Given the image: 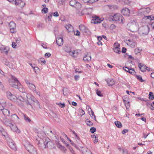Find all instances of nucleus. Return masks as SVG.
I'll return each mask as SVG.
<instances>
[{"mask_svg": "<svg viewBox=\"0 0 154 154\" xmlns=\"http://www.w3.org/2000/svg\"><path fill=\"white\" fill-rule=\"evenodd\" d=\"M26 149L32 154H37V152L36 149L34 146L31 145L29 143H26L24 145Z\"/></svg>", "mask_w": 154, "mask_h": 154, "instance_id": "obj_6", "label": "nucleus"}, {"mask_svg": "<svg viewBox=\"0 0 154 154\" xmlns=\"http://www.w3.org/2000/svg\"><path fill=\"white\" fill-rule=\"evenodd\" d=\"M74 34L76 36H79L80 35V32L78 30H77L75 32H74Z\"/></svg>", "mask_w": 154, "mask_h": 154, "instance_id": "obj_55", "label": "nucleus"}, {"mask_svg": "<svg viewBox=\"0 0 154 154\" xmlns=\"http://www.w3.org/2000/svg\"><path fill=\"white\" fill-rule=\"evenodd\" d=\"M31 101L32 102L31 103V104H32V106H34L36 107H39V104L38 101L34 97L32 96V97H31Z\"/></svg>", "mask_w": 154, "mask_h": 154, "instance_id": "obj_15", "label": "nucleus"}, {"mask_svg": "<svg viewBox=\"0 0 154 154\" xmlns=\"http://www.w3.org/2000/svg\"><path fill=\"white\" fill-rule=\"evenodd\" d=\"M57 147L59 149L62 146V145L59 142L57 143Z\"/></svg>", "mask_w": 154, "mask_h": 154, "instance_id": "obj_63", "label": "nucleus"}, {"mask_svg": "<svg viewBox=\"0 0 154 154\" xmlns=\"http://www.w3.org/2000/svg\"><path fill=\"white\" fill-rule=\"evenodd\" d=\"M125 106L126 109H128V108H129L130 106L129 102H128L126 105H125Z\"/></svg>", "mask_w": 154, "mask_h": 154, "instance_id": "obj_62", "label": "nucleus"}, {"mask_svg": "<svg viewBox=\"0 0 154 154\" xmlns=\"http://www.w3.org/2000/svg\"><path fill=\"white\" fill-rule=\"evenodd\" d=\"M52 14V15H53V16L55 17H58L59 16V14L57 12H54V13H51Z\"/></svg>", "mask_w": 154, "mask_h": 154, "instance_id": "obj_53", "label": "nucleus"}, {"mask_svg": "<svg viewBox=\"0 0 154 154\" xmlns=\"http://www.w3.org/2000/svg\"><path fill=\"white\" fill-rule=\"evenodd\" d=\"M26 97L27 99V100L26 101V104L29 107L32 108L33 106L32 104H31V103L32 102L31 101V97H32V96L30 94H27L26 95Z\"/></svg>", "mask_w": 154, "mask_h": 154, "instance_id": "obj_13", "label": "nucleus"}, {"mask_svg": "<svg viewBox=\"0 0 154 154\" xmlns=\"http://www.w3.org/2000/svg\"><path fill=\"white\" fill-rule=\"evenodd\" d=\"M56 42L57 45L59 46H60L63 44V38H57Z\"/></svg>", "mask_w": 154, "mask_h": 154, "instance_id": "obj_27", "label": "nucleus"}, {"mask_svg": "<svg viewBox=\"0 0 154 154\" xmlns=\"http://www.w3.org/2000/svg\"><path fill=\"white\" fill-rule=\"evenodd\" d=\"M60 149L62 150H63L64 151H65L66 150V149L65 147L63 146H62L60 147Z\"/></svg>", "mask_w": 154, "mask_h": 154, "instance_id": "obj_64", "label": "nucleus"}, {"mask_svg": "<svg viewBox=\"0 0 154 154\" xmlns=\"http://www.w3.org/2000/svg\"><path fill=\"white\" fill-rule=\"evenodd\" d=\"M123 69H127L128 70H126V71L127 72L132 75H134L135 73V71L133 69H130L127 67H124L123 68Z\"/></svg>", "mask_w": 154, "mask_h": 154, "instance_id": "obj_25", "label": "nucleus"}, {"mask_svg": "<svg viewBox=\"0 0 154 154\" xmlns=\"http://www.w3.org/2000/svg\"><path fill=\"white\" fill-rule=\"evenodd\" d=\"M0 51L2 53L5 54L7 55L9 51V50L6 47L4 46L0 48Z\"/></svg>", "mask_w": 154, "mask_h": 154, "instance_id": "obj_24", "label": "nucleus"}, {"mask_svg": "<svg viewBox=\"0 0 154 154\" xmlns=\"http://www.w3.org/2000/svg\"><path fill=\"white\" fill-rule=\"evenodd\" d=\"M63 50L66 52L69 53V55L72 57H75L78 55V53L75 51H74L72 52L71 51V47L68 45H66L63 47Z\"/></svg>", "mask_w": 154, "mask_h": 154, "instance_id": "obj_5", "label": "nucleus"}, {"mask_svg": "<svg viewBox=\"0 0 154 154\" xmlns=\"http://www.w3.org/2000/svg\"><path fill=\"white\" fill-rule=\"evenodd\" d=\"M8 126L10 127L11 128L13 131L16 132L17 133H19L20 132V131L18 129V128L15 125L11 123Z\"/></svg>", "mask_w": 154, "mask_h": 154, "instance_id": "obj_19", "label": "nucleus"}, {"mask_svg": "<svg viewBox=\"0 0 154 154\" xmlns=\"http://www.w3.org/2000/svg\"><path fill=\"white\" fill-rule=\"evenodd\" d=\"M98 1V0H89V4H92L94 2H96Z\"/></svg>", "mask_w": 154, "mask_h": 154, "instance_id": "obj_60", "label": "nucleus"}, {"mask_svg": "<svg viewBox=\"0 0 154 154\" xmlns=\"http://www.w3.org/2000/svg\"><path fill=\"white\" fill-rule=\"evenodd\" d=\"M65 27L69 32L73 30V27L70 24H66L65 25Z\"/></svg>", "mask_w": 154, "mask_h": 154, "instance_id": "obj_28", "label": "nucleus"}, {"mask_svg": "<svg viewBox=\"0 0 154 154\" xmlns=\"http://www.w3.org/2000/svg\"><path fill=\"white\" fill-rule=\"evenodd\" d=\"M29 89L33 91H35L36 88L35 86L32 83L29 84L28 86Z\"/></svg>", "mask_w": 154, "mask_h": 154, "instance_id": "obj_30", "label": "nucleus"}, {"mask_svg": "<svg viewBox=\"0 0 154 154\" xmlns=\"http://www.w3.org/2000/svg\"><path fill=\"white\" fill-rule=\"evenodd\" d=\"M96 93L97 95L99 96L102 97L103 96V95L102 94H101V92L100 91L98 90H97L96 91Z\"/></svg>", "mask_w": 154, "mask_h": 154, "instance_id": "obj_50", "label": "nucleus"}, {"mask_svg": "<svg viewBox=\"0 0 154 154\" xmlns=\"http://www.w3.org/2000/svg\"><path fill=\"white\" fill-rule=\"evenodd\" d=\"M9 83L12 87L17 88L20 92H23V89L20 87V83L15 76L13 75L11 76V79L10 80Z\"/></svg>", "mask_w": 154, "mask_h": 154, "instance_id": "obj_2", "label": "nucleus"}, {"mask_svg": "<svg viewBox=\"0 0 154 154\" xmlns=\"http://www.w3.org/2000/svg\"><path fill=\"white\" fill-rule=\"evenodd\" d=\"M17 102H18V100H20L21 102H23L25 100L24 98L22 97L21 96H19L18 98H17Z\"/></svg>", "mask_w": 154, "mask_h": 154, "instance_id": "obj_42", "label": "nucleus"}, {"mask_svg": "<svg viewBox=\"0 0 154 154\" xmlns=\"http://www.w3.org/2000/svg\"><path fill=\"white\" fill-rule=\"evenodd\" d=\"M91 57L90 56L86 55L83 57V60L86 62H88L91 61Z\"/></svg>", "mask_w": 154, "mask_h": 154, "instance_id": "obj_31", "label": "nucleus"}, {"mask_svg": "<svg viewBox=\"0 0 154 154\" xmlns=\"http://www.w3.org/2000/svg\"><path fill=\"white\" fill-rule=\"evenodd\" d=\"M39 144L40 146H42L45 148L47 147L52 149L54 146V143L48 138H45V141H43V140H40L39 142Z\"/></svg>", "mask_w": 154, "mask_h": 154, "instance_id": "obj_1", "label": "nucleus"}, {"mask_svg": "<svg viewBox=\"0 0 154 154\" xmlns=\"http://www.w3.org/2000/svg\"><path fill=\"white\" fill-rule=\"evenodd\" d=\"M146 19L149 20V21L153 20L154 19V17L152 16H148L145 17Z\"/></svg>", "mask_w": 154, "mask_h": 154, "instance_id": "obj_38", "label": "nucleus"}, {"mask_svg": "<svg viewBox=\"0 0 154 154\" xmlns=\"http://www.w3.org/2000/svg\"><path fill=\"white\" fill-rule=\"evenodd\" d=\"M12 46L13 48H16L17 46L16 43L15 42H13L12 44Z\"/></svg>", "mask_w": 154, "mask_h": 154, "instance_id": "obj_54", "label": "nucleus"}, {"mask_svg": "<svg viewBox=\"0 0 154 154\" xmlns=\"http://www.w3.org/2000/svg\"><path fill=\"white\" fill-rule=\"evenodd\" d=\"M107 82L109 86H112L114 85L115 83L113 79L108 80Z\"/></svg>", "mask_w": 154, "mask_h": 154, "instance_id": "obj_32", "label": "nucleus"}, {"mask_svg": "<svg viewBox=\"0 0 154 154\" xmlns=\"http://www.w3.org/2000/svg\"><path fill=\"white\" fill-rule=\"evenodd\" d=\"M69 5L71 6L79 9L81 8V4L76 0H71L69 2Z\"/></svg>", "mask_w": 154, "mask_h": 154, "instance_id": "obj_7", "label": "nucleus"}, {"mask_svg": "<svg viewBox=\"0 0 154 154\" xmlns=\"http://www.w3.org/2000/svg\"><path fill=\"white\" fill-rule=\"evenodd\" d=\"M92 138H95V140H94V143H96L98 142L97 139V134H94L91 136Z\"/></svg>", "mask_w": 154, "mask_h": 154, "instance_id": "obj_36", "label": "nucleus"}, {"mask_svg": "<svg viewBox=\"0 0 154 154\" xmlns=\"http://www.w3.org/2000/svg\"><path fill=\"white\" fill-rule=\"evenodd\" d=\"M137 79L140 82H142L144 81L142 79V76L140 75H137L136 76Z\"/></svg>", "mask_w": 154, "mask_h": 154, "instance_id": "obj_45", "label": "nucleus"}, {"mask_svg": "<svg viewBox=\"0 0 154 154\" xmlns=\"http://www.w3.org/2000/svg\"><path fill=\"white\" fill-rule=\"evenodd\" d=\"M109 8L112 10H113L117 8V7L116 5H107Z\"/></svg>", "mask_w": 154, "mask_h": 154, "instance_id": "obj_37", "label": "nucleus"}, {"mask_svg": "<svg viewBox=\"0 0 154 154\" xmlns=\"http://www.w3.org/2000/svg\"><path fill=\"white\" fill-rule=\"evenodd\" d=\"M149 31V27L147 26H143L140 28V32L143 34L147 35Z\"/></svg>", "mask_w": 154, "mask_h": 154, "instance_id": "obj_10", "label": "nucleus"}, {"mask_svg": "<svg viewBox=\"0 0 154 154\" xmlns=\"http://www.w3.org/2000/svg\"><path fill=\"white\" fill-rule=\"evenodd\" d=\"M126 51V48L125 47H123L122 49V52L123 53H125Z\"/></svg>", "mask_w": 154, "mask_h": 154, "instance_id": "obj_59", "label": "nucleus"}, {"mask_svg": "<svg viewBox=\"0 0 154 154\" xmlns=\"http://www.w3.org/2000/svg\"><path fill=\"white\" fill-rule=\"evenodd\" d=\"M138 66L139 68L142 72H144L146 70L148 71L150 70V69L148 67H147L146 66L142 64L141 63H139L138 64Z\"/></svg>", "mask_w": 154, "mask_h": 154, "instance_id": "obj_14", "label": "nucleus"}, {"mask_svg": "<svg viewBox=\"0 0 154 154\" xmlns=\"http://www.w3.org/2000/svg\"><path fill=\"white\" fill-rule=\"evenodd\" d=\"M114 52L118 54H120L121 53L120 48L119 49H113Z\"/></svg>", "mask_w": 154, "mask_h": 154, "instance_id": "obj_51", "label": "nucleus"}, {"mask_svg": "<svg viewBox=\"0 0 154 154\" xmlns=\"http://www.w3.org/2000/svg\"><path fill=\"white\" fill-rule=\"evenodd\" d=\"M92 11V9L91 8L84 9L82 11L81 14L82 15L84 14H90L91 13Z\"/></svg>", "mask_w": 154, "mask_h": 154, "instance_id": "obj_18", "label": "nucleus"}, {"mask_svg": "<svg viewBox=\"0 0 154 154\" xmlns=\"http://www.w3.org/2000/svg\"><path fill=\"white\" fill-rule=\"evenodd\" d=\"M88 109L89 108L91 110V115L92 116V119H93L94 120L96 121V117H95V115L94 114V112L93 111H92L91 109V108L89 106H88Z\"/></svg>", "mask_w": 154, "mask_h": 154, "instance_id": "obj_47", "label": "nucleus"}, {"mask_svg": "<svg viewBox=\"0 0 154 154\" xmlns=\"http://www.w3.org/2000/svg\"><path fill=\"white\" fill-rule=\"evenodd\" d=\"M92 17L93 19L91 20V23L94 24L100 23L103 20V18L102 19L99 17L96 16H94Z\"/></svg>", "mask_w": 154, "mask_h": 154, "instance_id": "obj_11", "label": "nucleus"}, {"mask_svg": "<svg viewBox=\"0 0 154 154\" xmlns=\"http://www.w3.org/2000/svg\"><path fill=\"white\" fill-rule=\"evenodd\" d=\"M79 78V76L78 75H76L75 76L74 79L75 81L78 80Z\"/></svg>", "mask_w": 154, "mask_h": 154, "instance_id": "obj_57", "label": "nucleus"}, {"mask_svg": "<svg viewBox=\"0 0 154 154\" xmlns=\"http://www.w3.org/2000/svg\"><path fill=\"white\" fill-rule=\"evenodd\" d=\"M122 14L124 15L129 16L130 14L129 10L127 8H123L121 11Z\"/></svg>", "mask_w": 154, "mask_h": 154, "instance_id": "obj_22", "label": "nucleus"}, {"mask_svg": "<svg viewBox=\"0 0 154 154\" xmlns=\"http://www.w3.org/2000/svg\"><path fill=\"white\" fill-rule=\"evenodd\" d=\"M3 62L7 66H8L9 64V61L6 59H3Z\"/></svg>", "mask_w": 154, "mask_h": 154, "instance_id": "obj_48", "label": "nucleus"}, {"mask_svg": "<svg viewBox=\"0 0 154 154\" xmlns=\"http://www.w3.org/2000/svg\"><path fill=\"white\" fill-rule=\"evenodd\" d=\"M42 11L44 14H46L48 12V9L47 8H44L42 9Z\"/></svg>", "mask_w": 154, "mask_h": 154, "instance_id": "obj_49", "label": "nucleus"}, {"mask_svg": "<svg viewBox=\"0 0 154 154\" xmlns=\"http://www.w3.org/2000/svg\"><path fill=\"white\" fill-rule=\"evenodd\" d=\"M7 141L9 147L11 148L14 150L16 149V146L15 144L12 139L9 138Z\"/></svg>", "mask_w": 154, "mask_h": 154, "instance_id": "obj_12", "label": "nucleus"}, {"mask_svg": "<svg viewBox=\"0 0 154 154\" xmlns=\"http://www.w3.org/2000/svg\"><path fill=\"white\" fill-rule=\"evenodd\" d=\"M114 48L116 47H119L120 45L118 42H115L113 45Z\"/></svg>", "mask_w": 154, "mask_h": 154, "instance_id": "obj_56", "label": "nucleus"}, {"mask_svg": "<svg viewBox=\"0 0 154 154\" xmlns=\"http://www.w3.org/2000/svg\"><path fill=\"white\" fill-rule=\"evenodd\" d=\"M0 131L2 135L6 138V140L10 138L7 133L3 128L0 130Z\"/></svg>", "mask_w": 154, "mask_h": 154, "instance_id": "obj_23", "label": "nucleus"}, {"mask_svg": "<svg viewBox=\"0 0 154 154\" xmlns=\"http://www.w3.org/2000/svg\"><path fill=\"white\" fill-rule=\"evenodd\" d=\"M15 4L16 5H19L21 8H23L25 5V2L20 1L18 0H15Z\"/></svg>", "mask_w": 154, "mask_h": 154, "instance_id": "obj_20", "label": "nucleus"}, {"mask_svg": "<svg viewBox=\"0 0 154 154\" xmlns=\"http://www.w3.org/2000/svg\"><path fill=\"white\" fill-rule=\"evenodd\" d=\"M52 15V14H51V13H49L48 15H47V16H48L47 18L48 21H50L51 20Z\"/></svg>", "mask_w": 154, "mask_h": 154, "instance_id": "obj_46", "label": "nucleus"}, {"mask_svg": "<svg viewBox=\"0 0 154 154\" xmlns=\"http://www.w3.org/2000/svg\"><path fill=\"white\" fill-rule=\"evenodd\" d=\"M9 26L11 32L12 33H14L15 32L16 26L14 22L13 21H11L9 23Z\"/></svg>", "mask_w": 154, "mask_h": 154, "instance_id": "obj_16", "label": "nucleus"}, {"mask_svg": "<svg viewBox=\"0 0 154 154\" xmlns=\"http://www.w3.org/2000/svg\"><path fill=\"white\" fill-rule=\"evenodd\" d=\"M37 27L39 29H41L44 27V25L42 23H39L38 24Z\"/></svg>", "mask_w": 154, "mask_h": 154, "instance_id": "obj_35", "label": "nucleus"}, {"mask_svg": "<svg viewBox=\"0 0 154 154\" xmlns=\"http://www.w3.org/2000/svg\"><path fill=\"white\" fill-rule=\"evenodd\" d=\"M51 54L50 53H46L45 54V56L47 57L48 58L49 57Z\"/></svg>", "mask_w": 154, "mask_h": 154, "instance_id": "obj_61", "label": "nucleus"}, {"mask_svg": "<svg viewBox=\"0 0 154 154\" xmlns=\"http://www.w3.org/2000/svg\"><path fill=\"white\" fill-rule=\"evenodd\" d=\"M111 19L113 21L117 22L119 23L123 24L125 22L124 18L120 14H116L112 16Z\"/></svg>", "mask_w": 154, "mask_h": 154, "instance_id": "obj_4", "label": "nucleus"}, {"mask_svg": "<svg viewBox=\"0 0 154 154\" xmlns=\"http://www.w3.org/2000/svg\"><path fill=\"white\" fill-rule=\"evenodd\" d=\"M149 98L151 100H153L154 99V96L153 94L151 92H150L149 93Z\"/></svg>", "mask_w": 154, "mask_h": 154, "instance_id": "obj_39", "label": "nucleus"}, {"mask_svg": "<svg viewBox=\"0 0 154 154\" xmlns=\"http://www.w3.org/2000/svg\"><path fill=\"white\" fill-rule=\"evenodd\" d=\"M33 69L35 73H36L37 72H38L39 70V68L35 66V68H34Z\"/></svg>", "mask_w": 154, "mask_h": 154, "instance_id": "obj_58", "label": "nucleus"}, {"mask_svg": "<svg viewBox=\"0 0 154 154\" xmlns=\"http://www.w3.org/2000/svg\"><path fill=\"white\" fill-rule=\"evenodd\" d=\"M7 96L8 98L13 102L15 101L17 99V97L14 95L13 94L9 91H8L6 92Z\"/></svg>", "mask_w": 154, "mask_h": 154, "instance_id": "obj_9", "label": "nucleus"}, {"mask_svg": "<svg viewBox=\"0 0 154 154\" xmlns=\"http://www.w3.org/2000/svg\"><path fill=\"white\" fill-rule=\"evenodd\" d=\"M126 28L132 32H137L139 29L138 24L135 21L128 23L126 26Z\"/></svg>", "mask_w": 154, "mask_h": 154, "instance_id": "obj_3", "label": "nucleus"}, {"mask_svg": "<svg viewBox=\"0 0 154 154\" xmlns=\"http://www.w3.org/2000/svg\"><path fill=\"white\" fill-rule=\"evenodd\" d=\"M86 124L89 126H91L93 125V123L91 121L88 120L86 121Z\"/></svg>", "mask_w": 154, "mask_h": 154, "instance_id": "obj_43", "label": "nucleus"}, {"mask_svg": "<svg viewBox=\"0 0 154 154\" xmlns=\"http://www.w3.org/2000/svg\"><path fill=\"white\" fill-rule=\"evenodd\" d=\"M150 8H142L139 10L138 13L140 15H146L150 12Z\"/></svg>", "mask_w": 154, "mask_h": 154, "instance_id": "obj_8", "label": "nucleus"}, {"mask_svg": "<svg viewBox=\"0 0 154 154\" xmlns=\"http://www.w3.org/2000/svg\"><path fill=\"white\" fill-rule=\"evenodd\" d=\"M82 152L83 154H92L91 151L87 148L83 149Z\"/></svg>", "mask_w": 154, "mask_h": 154, "instance_id": "obj_33", "label": "nucleus"}, {"mask_svg": "<svg viewBox=\"0 0 154 154\" xmlns=\"http://www.w3.org/2000/svg\"><path fill=\"white\" fill-rule=\"evenodd\" d=\"M115 124L118 128H121L122 127V124L120 122L116 121L115 122Z\"/></svg>", "mask_w": 154, "mask_h": 154, "instance_id": "obj_34", "label": "nucleus"}, {"mask_svg": "<svg viewBox=\"0 0 154 154\" xmlns=\"http://www.w3.org/2000/svg\"><path fill=\"white\" fill-rule=\"evenodd\" d=\"M9 116H6L5 118L4 119V122L6 125L7 126H9L10 124L11 123L10 120L8 118V117Z\"/></svg>", "mask_w": 154, "mask_h": 154, "instance_id": "obj_29", "label": "nucleus"}, {"mask_svg": "<svg viewBox=\"0 0 154 154\" xmlns=\"http://www.w3.org/2000/svg\"><path fill=\"white\" fill-rule=\"evenodd\" d=\"M120 149H122V151L123 154H130V153L128 152V151L126 149L120 148Z\"/></svg>", "mask_w": 154, "mask_h": 154, "instance_id": "obj_41", "label": "nucleus"}, {"mask_svg": "<svg viewBox=\"0 0 154 154\" xmlns=\"http://www.w3.org/2000/svg\"><path fill=\"white\" fill-rule=\"evenodd\" d=\"M56 104L61 108L64 107L65 106V105L64 103H57Z\"/></svg>", "mask_w": 154, "mask_h": 154, "instance_id": "obj_44", "label": "nucleus"}, {"mask_svg": "<svg viewBox=\"0 0 154 154\" xmlns=\"http://www.w3.org/2000/svg\"><path fill=\"white\" fill-rule=\"evenodd\" d=\"M80 30L84 33H86L89 32L88 29L83 25H81L79 26Z\"/></svg>", "mask_w": 154, "mask_h": 154, "instance_id": "obj_17", "label": "nucleus"}, {"mask_svg": "<svg viewBox=\"0 0 154 154\" xmlns=\"http://www.w3.org/2000/svg\"><path fill=\"white\" fill-rule=\"evenodd\" d=\"M90 131L91 133H93L96 131V129L95 128L92 127L90 128Z\"/></svg>", "mask_w": 154, "mask_h": 154, "instance_id": "obj_52", "label": "nucleus"}, {"mask_svg": "<svg viewBox=\"0 0 154 154\" xmlns=\"http://www.w3.org/2000/svg\"><path fill=\"white\" fill-rule=\"evenodd\" d=\"M1 110L4 116H9L10 115V111L9 110L5 108L1 109Z\"/></svg>", "mask_w": 154, "mask_h": 154, "instance_id": "obj_26", "label": "nucleus"}, {"mask_svg": "<svg viewBox=\"0 0 154 154\" xmlns=\"http://www.w3.org/2000/svg\"><path fill=\"white\" fill-rule=\"evenodd\" d=\"M24 118L25 121L27 122H30L31 121L30 119L26 115L24 116Z\"/></svg>", "mask_w": 154, "mask_h": 154, "instance_id": "obj_40", "label": "nucleus"}, {"mask_svg": "<svg viewBox=\"0 0 154 154\" xmlns=\"http://www.w3.org/2000/svg\"><path fill=\"white\" fill-rule=\"evenodd\" d=\"M127 44L131 47L134 48L135 46L136 43L132 39H128L127 41Z\"/></svg>", "mask_w": 154, "mask_h": 154, "instance_id": "obj_21", "label": "nucleus"}]
</instances>
